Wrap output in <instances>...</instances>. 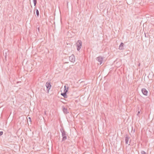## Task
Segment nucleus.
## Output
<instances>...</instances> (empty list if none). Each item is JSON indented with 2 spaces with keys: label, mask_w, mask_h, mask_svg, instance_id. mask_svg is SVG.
Returning a JSON list of instances; mask_svg holds the SVG:
<instances>
[{
  "label": "nucleus",
  "mask_w": 154,
  "mask_h": 154,
  "mask_svg": "<svg viewBox=\"0 0 154 154\" xmlns=\"http://www.w3.org/2000/svg\"><path fill=\"white\" fill-rule=\"evenodd\" d=\"M68 90V88H66V86H65L64 88L61 91V95L63 96L65 98H67V96L66 95V93Z\"/></svg>",
  "instance_id": "f257e3e1"
},
{
  "label": "nucleus",
  "mask_w": 154,
  "mask_h": 154,
  "mask_svg": "<svg viewBox=\"0 0 154 154\" xmlns=\"http://www.w3.org/2000/svg\"><path fill=\"white\" fill-rule=\"evenodd\" d=\"M82 43L81 41H78L76 43V46L78 51H79L82 47Z\"/></svg>",
  "instance_id": "f03ea898"
},
{
  "label": "nucleus",
  "mask_w": 154,
  "mask_h": 154,
  "mask_svg": "<svg viewBox=\"0 0 154 154\" xmlns=\"http://www.w3.org/2000/svg\"><path fill=\"white\" fill-rule=\"evenodd\" d=\"M45 86L47 88V89L48 91H49L51 88V85L50 83L47 82L46 83Z\"/></svg>",
  "instance_id": "7ed1b4c3"
},
{
  "label": "nucleus",
  "mask_w": 154,
  "mask_h": 154,
  "mask_svg": "<svg viewBox=\"0 0 154 154\" xmlns=\"http://www.w3.org/2000/svg\"><path fill=\"white\" fill-rule=\"evenodd\" d=\"M142 92L143 94L145 96H147L148 94V91L145 88H143L142 89Z\"/></svg>",
  "instance_id": "20e7f679"
},
{
  "label": "nucleus",
  "mask_w": 154,
  "mask_h": 154,
  "mask_svg": "<svg viewBox=\"0 0 154 154\" xmlns=\"http://www.w3.org/2000/svg\"><path fill=\"white\" fill-rule=\"evenodd\" d=\"M97 60L100 63V64L102 63L103 61L102 58L101 57H99L97 58Z\"/></svg>",
  "instance_id": "39448f33"
},
{
  "label": "nucleus",
  "mask_w": 154,
  "mask_h": 154,
  "mask_svg": "<svg viewBox=\"0 0 154 154\" xmlns=\"http://www.w3.org/2000/svg\"><path fill=\"white\" fill-rule=\"evenodd\" d=\"M63 137L62 140H64L66 139V138H67L66 137L64 134H63Z\"/></svg>",
  "instance_id": "423d86ee"
},
{
  "label": "nucleus",
  "mask_w": 154,
  "mask_h": 154,
  "mask_svg": "<svg viewBox=\"0 0 154 154\" xmlns=\"http://www.w3.org/2000/svg\"><path fill=\"white\" fill-rule=\"evenodd\" d=\"M63 112L65 113H68V112L67 111V110L66 109L64 108L63 109Z\"/></svg>",
  "instance_id": "0eeeda50"
},
{
  "label": "nucleus",
  "mask_w": 154,
  "mask_h": 154,
  "mask_svg": "<svg viewBox=\"0 0 154 154\" xmlns=\"http://www.w3.org/2000/svg\"><path fill=\"white\" fill-rule=\"evenodd\" d=\"M36 14L37 15V16L38 17L39 14V12H38V10L37 9L36 10Z\"/></svg>",
  "instance_id": "6e6552de"
},
{
  "label": "nucleus",
  "mask_w": 154,
  "mask_h": 154,
  "mask_svg": "<svg viewBox=\"0 0 154 154\" xmlns=\"http://www.w3.org/2000/svg\"><path fill=\"white\" fill-rule=\"evenodd\" d=\"M33 1L34 4V5L35 6L37 2L36 0H33Z\"/></svg>",
  "instance_id": "1a4fd4ad"
},
{
  "label": "nucleus",
  "mask_w": 154,
  "mask_h": 154,
  "mask_svg": "<svg viewBox=\"0 0 154 154\" xmlns=\"http://www.w3.org/2000/svg\"><path fill=\"white\" fill-rule=\"evenodd\" d=\"M123 45H124V44L123 43H122L120 45V47L121 46H122V47H123Z\"/></svg>",
  "instance_id": "9d476101"
},
{
  "label": "nucleus",
  "mask_w": 154,
  "mask_h": 154,
  "mask_svg": "<svg viewBox=\"0 0 154 154\" xmlns=\"http://www.w3.org/2000/svg\"><path fill=\"white\" fill-rule=\"evenodd\" d=\"M28 119L30 122H31V120L30 117H29L28 118Z\"/></svg>",
  "instance_id": "9b49d317"
},
{
  "label": "nucleus",
  "mask_w": 154,
  "mask_h": 154,
  "mask_svg": "<svg viewBox=\"0 0 154 154\" xmlns=\"http://www.w3.org/2000/svg\"><path fill=\"white\" fill-rule=\"evenodd\" d=\"M3 134V132L2 131H0V136L2 135Z\"/></svg>",
  "instance_id": "f8f14e48"
},
{
  "label": "nucleus",
  "mask_w": 154,
  "mask_h": 154,
  "mask_svg": "<svg viewBox=\"0 0 154 154\" xmlns=\"http://www.w3.org/2000/svg\"><path fill=\"white\" fill-rule=\"evenodd\" d=\"M140 113V111H139L138 112V113H137V115H138Z\"/></svg>",
  "instance_id": "ddd939ff"
},
{
  "label": "nucleus",
  "mask_w": 154,
  "mask_h": 154,
  "mask_svg": "<svg viewBox=\"0 0 154 154\" xmlns=\"http://www.w3.org/2000/svg\"><path fill=\"white\" fill-rule=\"evenodd\" d=\"M128 140H126V143H128Z\"/></svg>",
  "instance_id": "4468645a"
}]
</instances>
